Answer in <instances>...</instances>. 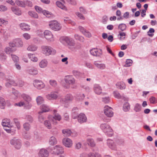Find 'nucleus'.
Listing matches in <instances>:
<instances>
[{
  "label": "nucleus",
  "instance_id": "obj_1",
  "mask_svg": "<svg viewBox=\"0 0 157 157\" xmlns=\"http://www.w3.org/2000/svg\"><path fill=\"white\" fill-rule=\"evenodd\" d=\"M21 98L23 99L24 101H21L17 103H16L17 105L20 107L23 106L26 109H29L32 106L31 103L32 98L29 95L25 94H23L21 95Z\"/></svg>",
  "mask_w": 157,
  "mask_h": 157
},
{
  "label": "nucleus",
  "instance_id": "obj_2",
  "mask_svg": "<svg viewBox=\"0 0 157 157\" xmlns=\"http://www.w3.org/2000/svg\"><path fill=\"white\" fill-rule=\"evenodd\" d=\"M100 128L105 134L109 136H111L113 134V130L110 126L107 123L102 124L100 125Z\"/></svg>",
  "mask_w": 157,
  "mask_h": 157
},
{
  "label": "nucleus",
  "instance_id": "obj_3",
  "mask_svg": "<svg viewBox=\"0 0 157 157\" xmlns=\"http://www.w3.org/2000/svg\"><path fill=\"white\" fill-rule=\"evenodd\" d=\"M42 53L46 56L54 55L56 51L50 46H43L41 47Z\"/></svg>",
  "mask_w": 157,
  "mask_h": 157
},
{
  "label": "nucleus",
  "instance_id": "obj_4",
  "mask_svg": "<svg viewBox=\"0 0 157 157\" xmlns=\"http://www.w3.org/2000/svg\"><path fill=\"white\" fill-rule=\"evenodd\" d=\"M23 45V42L20 38H16L13 40L12 42L9 43L10 47L14 48L15 47H21Z\"/></svg>",
  "mask_w": 157,
  "mask_h": 157
},
{
  "label": "nucleus",
  "instance_id": "obj_5",
  "mask_svg": "<svg viewBox=\"0 0 157 157\" xmlns=\"http://www.w3.org/2000/svg\"><path fill=\"white\" fill-rule=\"evenodd\" d=\"M10 120L9 119H4L2 120V125L5 127H8L9 128L7 129L4 128V129L6 130L7 132L8 133H10L11 134H13L14 133V132L13 131H12V129L10 127L11 126L10 125Z\"/></svg>",
  "mask_w": 157,
  "mask_h": 157
},
{
  "label": "nucleus",
  "instance_id": "obj_6",
  "mask_svg": "<svg viewBox=\"0 0 157 157\" xmlns=\"http://www.w3.org/2000/svg\"><path fill=\"white\" fill-rule=\"evenodd\" d=\"M49 25L50 27L52 30L55 31L59 30L61 27L59 24L56 21H52L49 22Z\"/></svg>",
  "mask_w": 157,
  "mask_h": 157
},
{
  "label": "nucleus",
  "instance_id": "obj_7",
  "mask_svg": "<svg viewBox=\"0 0 157 157\" xmlns=\"http://www.w3.org/2000/svg\"><path fill=\"white\" fill-rule=\"evenodd\" d=\"M10 144L17 149H19L21 146V143L20 140L14 138L10 140Z\"/></svg>",
  "mask_w": 157,
  "mask_h": 157
},
{
  "label": "nucleus",
  "instance_id": "obj_8",
  "mask_svg": "<svg viewBox=\"0 0 157 157\" xmlns=\"http://www.w3.org/2000/svg\"><path fill=\"white\" fill-rule=\"evenodd\" d=\"M62 40L66 42L69 47H73L75 46V43L74 40L68 36L63 37Z\"/></svg>",
  "mask_w": 157,
  "mask_h": 157
},
{
  "label": "nucleus",
  "instance_id": "obj_9",
  "mask_svg": "<svg viewBox=\"0 0 157 157\" xmlns=\"http://www.w3.org/2000/svg\"><path fill=\"white\" fill-rule=\"evenodd\" d=\"M33 84L35 87L39 90L44 88L45 86L41 81L36 79L33 81Z\"/></svg>",
  "mask_w": 157,
  "mask_h": 157
},
{
  "label": "nucleus",
  "instance_id": "obj_10",
  "mask_svg": "<svg viewBox=\"0 0 157 157\" xmlns=\"http://www.w3.org/2000/svg\"><path fill=\"white\" fill-rule=\"evenodd\" d=\"M73 97L71 94H67L64 98L60 100V102L64 104L70 103L73 100Z\"/></svg>",
  "mask_w": 157,
  "mask_h": 157
},
{
  "label": "nucleus",
  "instance_id": "obj_11",
  "mask_svg": "<svg viewBox=\"0 0 157 157\" xmlns=\"http://www.w3.org/2000/svg\"><path fill=\"white\" fill-rule=\"evenodd\" d=\"M72 117L74 119L78 117V122L81 123L86 122L87 120L86 116L83 113H80L78 116H75L73 115Z\"/></svg>",
  "mask_w": 157,
  "mask_h": 157
},
{
  "label": "nucleus",
  "instance_id": "obj_12",
  "mask_svg": "<svg viewBox=\"0 0 157 157\" xmlns=\"http://www.w3.org/2000/svg\"><path fill=\"white\" fill-rule=\"evenodd\" d=\"M90 54L96 57L100 56L102 54V51L101 49H98L97 48H93L90 50Z\"/></svg>",
  "mask_w": 157,
  "mask_h": 157
},
{
  "label": "nucleus",
  "instance_id": "obj_13",
  "mask_svg": "<svg viewBox=\"0 0 157 157\" xmlns=\"http://www.w3.org/2000/svg\"><path fill=\"white\" fill-rule=\"evenodd\" d=\"M104 113L108 117H111L113 115V113L112 111V109L109 106H105L104 107Z\"/></svg>",
  "mask_w": 157,
  "mask_h": 157
},
{
  "label": "nucleus",
  "instance_id": "obj_14",
  "mask_svg": "<svg viewBox=\"0 0 157 157\" xmlns=\"http://www.w3.org/2000/svg\"><path fill=\"white\" fill-rule=\"evenodd\" d=\"M45 38L48 41L51 42L54 40L53 36L51 32L48 30H45L44 33Z\"/></svg>",
  "mask_w": 157,
  "mask_h": 157
},
{
  "label": "nucleus",
  "instance_id": "obj_15",
  "mask_svg": "<svg viewBox=\"0 0 157 157\" xmlns=\"http://www.w3.org/2000/svg\"><path fill=\"white\" fill-rule=\"evenodd\" d=\"M64 152L63 149L60 146L56 145L54 148L53 153L55 154L58 155L62 154Z\"/></svg>",
  "mask_w": 157,
  "mask_h": 157
},
{
  "label": "nucleus",
  "instance_id": "obj_16",
  "mask_svg": "<svg viewBox=\"0 0 157 157\" xmlns=\"http://www.w3.org/2000/svg\"><path fill=\"white\" fill-rule=\"evenodd\" d=\"M63 144L66 147H70L72 145L71 140L69 138H65L63 140Z\"/></svg>",
  "mask_w": 157,
  "mask_h": 157
},
{
  "label": "nucleus",
  "instance_id": "obj_17",
  "mask_svg": "<svg viewBox=\"0 0 157 157\" xmlns=\"http://www.w3.org/2000/svg\"><path fill=\"white\" fill-rule=\"evenodd\" d=\"M48 155L49 152L46 149L42 148L40 150L39 152L40 157H48Z\"/></svg>",
  "mask_w": 157,
  "mask_h": 157
},
{
  "label": "nucleus",
  "instance_id": "obj_18",
  "mask_svg": "<svg viewBox=\"0 0 157 157\" xmlns=\"http://www.w3.org/2000/svg\"><path fill=\"white\" fill-rule=\"evenodd\" d=\"M6 81L5 85L7 87H11V85L15 86L16 85L15 82L13 80L10 79L9 78H6Z\"/></svg>",
  "mask_w": 157,
  "mask_h": 157
},
{
  "label": "nucleus",
  "instance_id": "obj_19",
  "mask_svg": "<svg viewBox=\"0 0 157 157\" xmlns=\"http://www.w3.org/2000/svg\"><path fill=\"white\" fill-rule=\"evenodd\" d=\"M107 143L108 146L110 149L114 150H117L116 146L113 140H108Z\"/></svg>",
  "mask_w": 157,
  "mask_h": 157
},
{
  "label": "nucleus",
  "instance_id": "obj_20",
  "mask_svg": "<svg viewBox=\"0 0 157 157\" xmlns=\"http://www.w3.org/2000/svg\"><path fill=\"white\" fill-rule=\"evenodd\" d=\"M94 92L97 94L99 95L101 93V88L98 85L95 84L94 86Z\"/></svg>",
  "mask_w": 157,
  "mask_h": 157
},
{
  "label": "nucleus",
  "instance_id": "obj_21",
  "mask_svg": "<svg viewBox=\"0 0 157 157\" xmlns=\"http://www.w3.org/2000/svg\"><path fill=\"white\" fill-rule=\"evenodd\" d=\"M41 111L39 113V114H41L43 112H48L50 108L47 105L45 104H43L40 106Z\"/></svg>",
  "mask_w": 157,
  "mask_h": 157
},
{
  "label": "nucleus",
  "instance_id": "obj_22",
  "mask_svg": "<svg viewBox=\"0 0 157 157\" xmlns=\"http://www.w3.org/2000/svg\"><path fill=\"white\" fill-rule=\"evenodd\" d=\"M57 97V95L54 92H51L50 94L46 95L47 98L49 100L56 99Z\"/></svg>",
  "mask_w": 157,
  "mask_h": 157
},
{
  "label": "nucleus",
  "instance_id": "obj_23",
  "mask_svg": "<svg viewBox=\"0 0 157 157\" xmlns=\"http://www.w3.org/2000/svg\"><path fill=\"white\" fill-rule=\"evenodd\" d=\"M53 112L54 116L53 117L52 119L53 121L54 122V121H56V120L60 121L61 119L60 115L58 113H56V111L55 110H53Z\"/></svg>",
  "mask_w": 157,
  "mask_h": 157
},
{
  "label": "nucleus",
  "instance_id": "obj_24",
  "mask_svg": "<svg viewBox=\"0 0 157 157\" xmlns=\"http://www.w3.org/2000/svg\"><path fill=\"white\" fill-rule=\"evenodd\" d=\"M20 25L21 29L24 31H27L30 29L29 26L25 23H21Z\"/></svg>",
  "mask_w": 157,
  "mask_h": 157
},
{
  "label": "nucleus",
  "instance_id": "obj_25",
  "mask_svg": "<svg viewBox=\"0 0 157 157\" xmlns=\"http://www.w3.org/2000/svg\"><path fill=\"white\" fill-rule=\"evenodd\" d=\"M11 10L14 13L17 15H20L21 14V10L17 7H12Z\"/></svg>",
  "mask_w": 157,
  "mask_h": 157
},
{
  "label": "nucleus",
  "instance_id": "obj_26",
  "mask_svg": "<svg viewBox=\"0 0 157 157\" xmlns=\"http://www.w3.org/2000/svg\"><path fill=\"white\" fill-rule=\"evenodd\" d=\"M94 64L99 69H104L105 67V64L100 63L97 61H95L94 63Z\"/></svg>",
  "mask_w": 157,
  "mask_h": 157
},
{
  "label": "nucleus",
  "instance_id": "obj_27",
  "mask_svg": "<svg viewBox=\"0 0 157 157\" xmlns=\"http://www.w3.org/2000/svg\"><path fill=\"white\" fill-rule=\"evenodd\" d=\"M62 132L65 136H69L71 135L72 133L70 130L69 129H64L62 131Z\"/></svg>",
  "mask_w": 157,
  "mask_h": 157
},
{
  "label": "nucleus",
  "instance_id": "obj_28",
  "mask_svg": "<svg viewBox=\"0 0 157 157\" xmlns=\"http://www.w3.org/2000/svg\"><path fill=\"white\" fill-rule=\"evenodd\" d=\"M87 142L88 145L91 147H94L95 146V143L92 138H88L87 140Z\"/></svg>",
  "mask_w": 157,
  "mask_h": 157
},
{
  "label": "nucleus",
  "instance_id": "obj_29",
  "mask_svg": "<svg viewBox=\"0 0 157 157\" xmlns=\"http://www.w3.org/2000/svg\"><path fill=\"white\" fill-rule=\"evenodd\" d=\"M57 140L56 138L53 136H51L49 140V144L52 145H54L57 144Z\"/></svg>",
  "mask_w": 157,
  "mask_h": 157
},
{
  "label": "nucleus",
  "instance_id": "obj_30",
  "mask_svg": "<svg viewBox=\"0 0 157 157\" xmlns=\"http://www.w3.org/2000/svg\"><path fill=\"white\" fill-rule=\"evenodd\" d=\"M66 83L69 84H73L75 82V79L71 77L65 80Z\"/></svg>",
  "mask_w": 157,
  "mask_h": 157
},
{
  "label": "nucleus",
  "instance_id": "obj_31",
  "mask_svg": "<svg viewBox=\"0 0 157 157\" xmlns=\"http://www.w3.org/2000/svg\"><path fill=\"white\" fill-rule=\"evenodd\" d=\"M63 20L64 22L66 23L70 24L73 25H75V22L74 21H72L69 17H64Z\"/></svg>",
  "mask_w": 157,
  "mask_h": 157
},
{
  "label": "nucleus",
  "instance_id": "obj_32",
  "mask_svg": "<svg viewBox=\"0 0 157 157\" xmlns=\"http://www.w3.org/2000/svg\"><path fill=\"white\" fill-rule=\"evenodd\" d=\"M130 109V105L128 103L125 102L123 106V110L124 112L128 111Z\"/></svg>",
  "mask_w": 157,
  "mask_h": 157
},
{
  "label": "nucleus",
  "instance_id": "obj_33",
  "mask_svg": "<svg viewBox=\"0 0 157 157\" xmlns=\"http://www.w3.org/2000/svg\"><path fill=\"white\" fill-rule=\"evenodd\" d=\"M28 73L31 75H36L38 74V71L36 69L32 68L29 70Z\"/></svg>",
  "mask_w": 157,
  "mask_h": 157
},
{
  "label": "nucleus",
  "instance_id": "obj_34",
  "mask_svg": "<svg viewBox=\"0 0 157 157\" xmlns=\"http://www.w3.org/2000/svg\"><path fill=\"white\" fill-rule=\"evenodd\" d=\"M37 47L36 46L32 44L29 45L27 49L28 51H34L36 50Z\"/></svg>",
  "mask_w": 157,
  "mask_h": 157
},
{
  "label": "nucleus",
  "instance_id": "obj_35",
  "mask_svg": "<svg viewBox=\"0 0 157 157\" xmlns=\"http://www.w3.org/2000/svg\"><path fill=\"white\" fill-rule=\"evenodd\" d=\"M6 103L4 99L2 97H0V107L4 109L6 105Z\"/></svg>",
  "mask_w": 157,
  "mask_h": 157
},
{
  "label": "nucleus",
  "instance_id": "obj_36",
  "mask_svg": "<svg viewBox=\"0 0 157 157\" xmlns=\"http://www.w3.org/2000/svg\"><path fill=\"white\" fill-rule=\"evenodd\" d=\"M47 61L46 60H43L40 63L39 65L40 67L44 68L47 66Z\"/></svg>",
  "mask_w": 157,
  "mask_h": 157
},
{
  "label": "nucleus",
  "instance_id": "obj_37",
  "mask_svg": "<svg viewBox=\"0 0 157 157\" xmlns=\"http://www.w3.org/2000/svg\"><path fill=\"white\" fill-rule=\"evenodd\" d=\"M44 124L45 126L48 129H50L52 128V125L50 122L48 120L44 121Z\"/></svg>",
  "mask_w": 157,
  "mask_h": 157
},
{
  "label": "nucleus",
  "instance_id": "obj_38",
  "mask_svg": "<svg viewBox=\"0 0 157 157\" xmlns=\"http://www.w3.org/2000/svg\"><path fill=\"white\" fill-rule=\"evenodd\" d=\"M36 101L38 105H40L44 101V99L41 96H38L36 98Z\"/></svg>",
  "mask_w": 157,
  "mask_h": 157
},
{
  "label": "nucleus",
  "instance_id": "obj_39",
  "mask_svg": "<svg viewBox=\"0 0 157 157\" xmlns=\"http://www.w3.org/2000/svg\"><path fill=\"white\" fill-rule=\"evenodd\" d=\"M28 14L31 17L35 18H37L38 17V14L35 12L29 11L28 12Z\"/></svg>",
  "mask_w": 157,
  "mask_h": 157
},
{
  "label": "nucleus",
  "instance_id": "obj_40",
  "mask_svg": "<svg viewBox=\"0 0 157 157\" xmlns=\"http://www.w3.org/2000/svg\"><path fill=\"white\" fill-rule=\"evenodd\" d=\"M10 47H6L5 48V52L7 54H10L15 51V50L12 49Z\"/></svg>",
  "mask_w": 157,
  "mask_h": 157
},
{
  "label": "nucleus",
  "instance_id": "obj_41",
  "mask_svg": "<svg viewBox=\"0 0 157 157\" xmlns=\"http://www.w3.org/2000/svg\"><path fill=\"white\" fill-rule=\"evenodd\" d=\"M74 38L76 40H78L81 42H83L84 41L83 37L79 35L78 34L75 35Z\"/></svg>",
  "mask_w": 157,
  "mask_h": 157
},
{
  "label": "nucleus",
  "instance_id": "obj_42",
  "mask_svg": "<svg viewBox=\"0 0 157 157\" xmlns=\"http://www.w3.org/2000/svg\"><path fill=\"white\" fill-rule=\"evenodd\" d=\"M15 3L17 6H19L22 7H25V4L24 2L19 0H16Z\"/></svg>",
  "mask_w": 157,
  "mask_h": 157
},
{
  "label": "nucleus",
  "instance_id": "obj_43",
  "mask_svg": "<svg viewBox=\"0 0 157 157\" xmlns=\"http://www.w3.org/2000/svg\"><path fill=\"white\" fill-rule=\"evenodd\" d=\"M29 57L31 60L34 62H36L38 60V59L36 57H35L33 54H30L29 55Z\"/></svg>",
  "mask_w": 157,
  "mask_h": 157
},
{
  "label": "nucleus",
  "instance_id": "obj_44",
  "mask_svg": "<svg viewBox=\"0 0 157 157\" xmlns=\"http://www.w3.org/2000/svg\"><path fill=\"white\" fill-rule=\"evenodd\" d=\"M141 107L140 104L137 103L135 105L134 109L136 112H138L141 110Z\"/></svg>",
  "mask_w": 157,
  "mask_h": 157
},
{
  "label": "nucleus",
  "instance_id": "obj_45",
  "mask_svg": "<svg viewBox=\"0 0 157 157\" xmlns=\"http://www.w3.org/2000/svg\"><path fill=\"white\" fill-rule=\"evenodd\" d=\"M24 128L26 131H29L30 128V125L28 122L25 123L23 125Z\"/></svg>",
  "mask_w": 157,
  "mask_h": 157
},
{
  "label": "nucleus",
  "instance_id": "obj_46",
  "mask_svg": "<svg viewBox=\"0 0 157 157\" xmlns=\"http://www.w3.org/2000/svg\"><path fill=\"white\" fill-rule=\"evenodd\" d=\"M56 4L58 7L62 9H66L65 6L59 1H57L56 2Z\"/></svg>",
  "mask_w": 157,
  "mask_h": 157
},
{
  "label": "nucleus",
  "instance_id": "obj_47",
  "mask_svg": "<svg viewBox=\"0 0 157 157\" xmlns=\"http://www.w3.org/2000/svg\"><path fill=\"white\" fill-rule=\"evenodd\" d=\"M155 32V30L153 28H150L149 31L147 32L148 35L151 37L154 35L153 33Z\"/></svg>",
  "mask_w": 157,
  "mask_h": 157
},
{
  "label": "nucleus",
  "instance_id": "obj_48",
  "mask_svg": "<svg viewBox=\"0 0 157 157\" xmlns=\"http://www.w3.org/2000/svg\"><path fill=\"white\" fill-rule=\"evenodd\" d=\"M126 28V26L124 24H119L118 26V28L120 29L121 31H123L125 30Z\"/></svg>",
  "mask_w": 157,
  "mask_h": 157
},
{
  "label": "nucleus",
  "instance_id": "obj_49",
  "mask_svg": "<svg viewBox=\"0 0 157 157\" xmlns=\"http://www.w3.org/2000/svg\"><path fill=\"white\" fill-rule=\"evenodd\" d=\"M132 61L131 59H127L126 61V64L124 65L125 67H129L131 66Z\"/></svg>",
  "mask_w": 157,
  "mask_h": 157
},
{
  "label": "nucleus",
  "instance_id": "obj_50",
  "mask_svg": "<svg viewBox=\"0 0 157 157\" xmlns=\"http://www.w3.org/2000/svg\"><path fill=\"white\" fill-rule=\"evenodd\" d=\"M49 83L50 85L53 87H56L57 86L56 81L54 80H50L49 81Z\"/></svg>",
  "mask_w": 157,
  "mask_h": 157
},
{
  "label": "nucleus",
  "instance_id": "obj_51",
  "mask_svg": "<svg viewBox=\"0 0 157 157\" xmlns=\"http://www.w3.org/2000/svg\"><path fill=\"white\" fill-rule=\"evenodd\" d=\"M80 13L83 14H86L87 13L86 9L84 7L81 6L79 8Z\"/></svg>",
  "mask_w": 157,
  "mask_h": 157
},
{
  "label": "nucleus",
  "instance_id": "obj_52",
  "mask_svg": "<svg viewBox=\"0 0 157 157\" xmlns=\"http://www.w3.org/2000/svg\"><path fill=\"white\" fill-rule=\"evenodd\" d=\"M12 94L14 95V98L17 99L19 95L18 92L14 89V88L12 89Z\"/></svg>",
  "mask_w": 157,
  "mask_h": 157
},
{
  "label": "nucleus",
  "instance_id": "obj_53",
  "mask_svg": "<svg viewBox=\"0 0 157 157\" xmlns=\"http://www.w3.org/2000/svg\"><path fill=\"white\" fill-rule=\"evenodd\" d=\"M75 14L80 19L83 20L85 19V17L82 14V13H81L79 12H77L75 13Z\"/></svg>",
  "mask_w": 157,
  "mask_h": 157
},
{
  "label": "nucleus",
  "instance_id": "obj_54",
  "mask_svg": "<svg viewBox=\"0 0 157 157\" xmlns=\"http://www.w3.org/2000/svg\"><path fill=\"white\" fill-rule=\"evenodd\" d=\"M102 101L105 103H108L110 101V99L108 97L103 98H102Z\"/></svg>",
  "mask_w": 157,
  "mask_h": 157
},
{
  "label": "nucleus",
  "instance_id": "obj_55",
  "mask_svg": "<svg viewBox=\"0 0 157 157\" xmlns=\"http://www.w3.org/2000/svg\"><path fill=\"white\" fill-rule=\"evenodd\" d=\"M11 56L14 62H16L17 63L18 61L19 58L17 56L11 54Z\"/></svg>",
  "mask_w": 157,
  "mask_h": 157
},
{
  "label": "nucleus",
  "instance_id": "obj_56",
  "mask_svg": "<svg viewBox=\"0 0 157 157\" xmlns=\"http://www.w3.org/2000/svg\"><path fill=\"white\" fill-rule=\"evenodd\" d=\"M25 119L30 123H32L33 121V118L32 116L30 115H27L25 117Z\"/></svg>",
  "mask_w": 157,
  "mask_h": 157
},
{
  "label": "nucleus",
  "instance_id": "obj_57",
  "mask_svg": "<svg viewBox=\"0 0 157 157\" xmlns=\"http://www.w3.org/2000/svg\"><path fill=\"white\" fill-rule=\"evenodd\" d=\"M7 10V8L5 6L1 5H0V11L4 12Z\"/></svg>",
  "mask_w": 157,
  "mask_h": 157
},
{
  "label": "nucleus",
  "instance_id": "obj_58",
  "mask_svg": "<svg viewBox=\"0 0 157 157\" xmlns=\"http://www.w3.org/2000/svg\"><path fill=\"white\" fill-rule=\"evenodd\" d=\"M16 85L19 87H22L24 85V82L22 80H19L17 83H16Z\"/></svg>",
  "mask_w": 157,
  "mask_h": 157
},
{
  "label": "nucleus",
  "instance_id": "obj_59",
  "mask_svg": "<svg viewBox=\"0 0 157 157\" xmlns=\"http://www.w3.org/2000/svg\"><path fill=\"white\" fill-rule=\"evenodd\" d=\"M113 95L114 96L118 99H120L121 98V96L120 94L117 91H115L113 92Z\"/></svg>",
  "mask_w": 157,
  "mask_h": 157
},
{
  "label": "nucleus",
  "instance_id": "obj_60",
  "mask_svg": "<svg viewBox=\"0 0 157 157\" xmlns=\"http://www.w3.org/2000/svg\"><path fill=\"white\" fill-rule=\"evenodd\" d=\"M35 8L36 11L38 13H43V11L42 9L39 6H35Z\"/></svg>",
  "mask_w": 157,
  "mask_h": 157
},
{
  "label": "nucleus",
  "instance_id": "obj_61",
  "mask_svg": "<svg viewBox=\"0 0 157 157\" xmlns=\"http://www.w3.org/2000/svg\"><path fill=\"white\" fill-rule=\"evenodd\" d=\"M23 36L25 39L27 40H29L31 38L30 35L28 33H25L23 34Z\"/></svg>",
  "mask_w": 157,
  "mask_h": 157
},
{
  "label": "nucleus",
  "instance_id": "obj_62",
  "mask_svg": "<svg viewBox=\"0 0 157 157\" xmlns=\"http://www.w3.org/2000/svg\"><path fill=\"white\" fill-rule=\"evenodd\" d=\"M6 56L5 54L3 53H0V58L2 60H6Z\"/></svg>",
  "mask_w": 157,
  "mask_h": 157
},
{
  "label": "nucleus",
  "instance_id": "obj_63",
  "mask_svg": "<svg viewBox=\"0 0 157 157\" xmlns=\"http://www.w3.org/2000/svg\"><path fill=\"white\" fill-rule=\"evenodd\" d=\"M151 103L155 104L156 102V99L153 97H151L149 99Z\"/></svg>",
  "mask_w": 157,
  "mask_h": 157
},
{
  "label": "nucleus",
  "instance_id": "obj_64",
  "mask_svg": "<svg viewBox=\"0 0 157 157\" xmlns=\"http://www.w3.org/2000/svg\"><path fill=\"white\" fill-rule=\"evenodd\" d=\"M25 6L26 5L30 7H32L33 6V4L32 2L30 1L27 0L25 2Z\"/></svg>",
  "mask_w": 157,
  "mask_h": 157
}]
</instances>
